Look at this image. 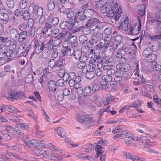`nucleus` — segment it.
Masks as SVG:
<instances>
[{
	"label": "nucleus",
	"instance_id": "nucleus-40",
	"mask_svg": "<svg viewBox=\"0 0 161 161\" xmlns=\"http://www.w3.org/2000/svg\"><path fill=\"white\" fill-rule=\"evenodd\" d=\"M103 62H101L99 64H98L97 62H96L94 64H92V65H88L87 67L90 68V67H92L93 70L95 71L96 69H97L98 68L100 67H102L103 65L102 63Z\"/></svg>",
	"mask_w": 161,
	"mask_h": 161
},
{
	"label": "nucleus",
	"instance_id": "nucleus-56",
	"mask_svg": "<svg viewBox=\"0 0 161 161\" xmlns=\"http://www.w3.org/2000/svg\"><path fill=\"white\" fill-rule=\"evenodd\" d=\"M8 111L14 114H17L19 112L18 109L11 106H9Z\"/></svg>",
	"mask_w": 161,
	"mask_h": 161
},
{
	"label": "nucleus",
	"instance_id": "nucleus-10",
	"mask_svg": "<svg viewBox=\"0 0 161 161\" xmlns=\"http://www.w3.org/2000/svg\"><path fill=\"white\" fill-rule=\"evenodd\" d=\"M117 4V7L116 8V9L114 10V14H115L116 13V12H118V9L119 7H118V4L117 3H115L114 4H112L111 6L109 5V6H108L107 7H103L102 9H100V11L103 14H105L107 13V16L112 17L114 18V16H109L108 15V14L109 13V12L113 8V6H114L115 4Z\"/></svg>",
	"mask_w": 161,
	"mask_h": 161
},
{
	"label": "nucleus",
	"instance_id": "nucleus-15",
	"mask_svg": "<svg viewBox=\"0 0 161 161\" xmlns=\"http://www.w3.org/2000/svg\"><path fill=\"white\" fill-rule=\"evenodd\" d=\"M129 136H128L125 140V143L127 146L135 145V141L134 137L130 133Z\"/></svg>",
	"mask_w": 161,
	"mask_h": 161
},
{
	"label": "nucleus",
	"instance_id": "nucleus-27",
	"mask_svg": "<svg viewBox=\"0 0 161 161\" xmlns=\"http://www.w3.org/2000/svg\"><path fill=\"white\" fill-rule=\"evenodd\" d=\"M69 41L73 46H75L77 45V37L76 36L70 32L69 33Z\"/></svg>",
	"mask_w": 161,
	"mask_h": 161
},
{
	"label": "nucleus",
	"instance_id": "nucleus-55",
	"mask_svg": "<svg viewBox=\"0 0 161 161\" xmlns=\"http://www.w3.org/2000/svg\"><path fill=\"white\" fill-rule=\"evenodd\" d=\"M22 120L21 119V122L19 121V122L18 124V127L20 129L22 130H25L27 129L29 127L28 125L26 123H20L21 122Z\"/></svg>",
	"mask_w": 161,
	"mask_h": 161
},
{
	"label": "nucleus",
	"instance_id": "nucleus-42",
	"mask_svg": "<svg viewBox=\"0 0 161 161\" xmlns=\"http://www.w3.org/2000/svg\"><path fill=\"white\" fill-rule=\"evenodd\" d=\"M153 49V48H152L150 47L146 48L143 52V55L146 58L148 56L150 55V54H151V53H152V50Z\"/></svg>",
	"mask_w": 161,
	"mask_h": 161
},
{
	"label": "nucleus",
	"instance_id": "nucleus-52",
	"mask_svg": "<svg viewBox=\"0 0 161 161\" xmlns=\"http://www.w3.org/2000/svg\"><path fill=\"white\" fill-rule=\"evenodd\" d=\"M63 65V60L61 58H59L58 59L55 61V66L61 67H62Z\"/></svg>",
	"mask_w": 161,
	"mask_h": 161
},
{
	"label": "nucleus",
	"instance_id": "nucleus-22",
	"mask_svg": "<svg viewBox=\"0 0 161 161\" xmlns=\"http://www.w3.org/2000/svg\"><path fill=\"white\" fill-rule=\"evenodd\" d=\"M123 37L121 36V39L120 40L116 41L115 42V46L114 47H112V51L113 52H114L116 49H122L121 48L123 47L124 45L121 42L122 40Z\"/></svg>",
	"mask_w": 161,
	"mask_h": 161
},
{
	"label": "nucleus",
	"instance_id": "nucleus-49",
	"mask_svg": "<svg viewBox=\"0 0 161 161\" xmlns=\"http://www.w3.org/2000/svg\"><path fill=\"white\" fill-rule=\"evenodd\" d=\"M34 80L33 75L32 74H28L26 77L25 81L28 83L32 82Z\"/></svg>",
	"mask_w": 161,
	"mask_h": 161
},
{
	"label": "nucleus",
	"instance_id": "nucleus-19",
	"mask_svg": "<svg viewBox=\"0 0 161 161\" xmlns=\"http://www.w3.org/2000/svg\"><path fill=\"white\" fill-rule=\"evenodd\" d=\"M136 139L139 142H145V145L148 147L151 146L152 143L149 142V140L145 136H143L141 137H137Z\"/></svg>",
	"mask_w": 161,
	"mask_h": 161
},
{
	"label": "nucleus",
	"instance_id": "nucleus-57",
	"mask_svg": "<svg viewBox=\"0 0 161 161\" xmlns=\"http://www.w3.org/2000/svg\"><path fill=\"white\" fill-rule=\"evenodd\" d=\"M31 45L29 44L28 46L26 47L25 44L24 45H21L19 47V50H22V49L25 50L26 52H28L30 48H31Z\"/></svg>",
	"mask_w": 161,
	"mask_h": 161
},
{
	"label": "nucleus",
	"instance_id": "nucleus-46",
	"mask_svg": "<svg viewBox=\"0 0 161 161\" xmlns=\"http://www.w3.org/2000/svg\"><path fill=\"white\" fill-rule=\"evenodd\" d=\"M55 4L53 0H49L47 3V8L49 10H53L54 8Z\"/></svg>",
	"mask_w": 161,
	"mask_h": 161
},
{
	"label": "nucleus",
	"instance_id": "nucleus-25",
	"mask_svg": "<svg viewBox=\"0 0 161 161\" xmlns=\"http://www.w3.org/2000/svg\"><path fill=\"white\" fill-rule=\"evenodd\" d=\"M79 17V20L80 21V25H83L84 24V21L86 20L87 17L83 12V10H81L78 12V15Z\"/></svg>",
	"mask_w": 161,
	"mask_h": 161
},
{
	"label": "nucleus",
	"instance_id": "nucleus-45",
	"mask_svg": "<svg viewBox=\"0 0 161 161\" xmlns=\"http://www.w3.org/2000/svg\"><path fill=\"white\" fill-rule=\"evenodd\" d=\"M73 56L76 59H79L81 56H82V52L79 50H77L74 51L73 53Z\"/></svg>",
	"mask_w": 161,
	"mask_h": 161
},
{
	"label": "nucleus",
	"instance_id": "nucleus-17",
	"mask_svg": "<svg viewBox=\"0 0 161 161\" xmlns=\"http://www.w3.org/2000/svg\"><path fill=\"white\" fill-rule=\"evenodd\" d=\"M52 25L47 22L45 23L44 27L42 29V32L43 34L47 35L48 36L51 35Z\"/></svg>",
	"mask_w": 161,
	"mask_h": 161
},
{
	"label": "nucleus",
	"instance_id": "nucleus-4",
	"mask_svg": "<svg viewBox=\"0 0 161 161\" xmlns=\"http://www.w3.org/2000/svg\"><path fill=\"white\" fill-rule=\"evenodd\" d=\"M29 11L38 16L42 15L43 9L42 7H39L38 5L31 4L29 8Z\"/></svg>",
	"mask_w": 161,
	"mask_h": 161
},
{
	"label": "nucleus",
	"instance_id": "nucleus-50",
	"mask_svg": "<svg viewBox=\"0 0 161 161\" xmlns=\"http://www.w3.org/2000/svg\"><path fill=\"white\" fill-rule=\"evenodd\" d=\"M91 91V88L90 86L86 87L83 90V95L85 97H87L90 94Z\"/></svg>",
	"mask_w": 161,
	"mask_h": 161
},
{
	"label": "nucleus",
	"instance_id": "nucleus-3",
	"mask_svg": "<svg viewBox=\"0 0 161 161\" xmlns=\"http://www.w3.org/2000/svg\"><path fill=\"white\" fill-rule=\"evenodd\" d=\"M27 136H25L23 141L26 146L29 147H36L41 146L42 143L41 141L37 140L32 139L28 140H27Z\"/></svg>",
	"mask_w": 161,
	"mask_h": 161
},
{
	"label": "nucleus",
	"instance_id": "nucleus-11",
	"mask_svg": "<svg viewBox=\"0 0 161 161\" xmlns=\"http://www.w3.org/2000/svg\"><path fill=\"white\" fill-rule=\"evenodd\" d=\"M123 155L126 158L131 160L133 161H143L144 160L143 158H141L129 152H124L123 153Z\"/></svg>",
	"mask_w": 161,
	"mask_h": 161
},
{
	"label": "nucleus",
	"instance_id": "nucleus-54",
	"mask_svg": "<svg viewBox=\"0 0 161 161\" xmlns=\"http://www.w3.org/2000/svg\"><path fill=\"white\" fill-rule=\"evenodd\" d=\"M9 132L11 134L16 137L20 133L19 130L15 129L13 127V129H11L9 130Z\"/></svg>",
	"mask_w": 161,
	"mask_h": 161
},
{
	"label": "nucleus",
	"instance_id": "nucleus-34",
	"mask_svg": "<svg viewBox=\"0 0 161 161\" xmlns=\"http://www.w3.org/2000/svg\"><path fill=\"white\" fill-rule=\"evenodd\" d=\"M103 148V147L100 145L97 144L96 145L95 147V150L97 152L96 153L97 155L96 156V158L98 157L99 155L101 156L102 155V150Z\"/></svg>",
	"mask_w": 161,
	"mask_h": 161
},
{
	"label": "nucleus",
	"instance_id": "nucleus-51",
	"mask_svg": "<svg viewBox=\"0 0 161 161\" xmlns=\"http://www.w3.org/2000/svg\"><path fill=\"white\" fill-rule=\"evenodd\" d=\"M108 38V37L107 36L106 39L105 37L104 39L102 38L100 40V44L101 47H105L106 48V46H105L106 43H107V41H108L107 39Z\"/></svg>",
	"mask_w": 161,
	"mask_h": 161
},
{
	"label": "nucleus",
	"instance_id": "nucleus-8",
	"mask_svg": "<svg viewBox=\"0 0 161 161\" xmlns=\"http://www.w3.org/2000/svg\"><path fill=\"white\" fill-rule=\"evenodd\" d=\"M121 39V36L120 35H117L116 36H114L111 38L110 40L108 39L107 43L105 45L106 48H109V49H112L113 47L115 45V42L116 41L120 40Z\"/></svg>",
	"mask_w": 161,
	"mask_h": 161
},
{
	"label": "nucleus",
	"instance_id": "nucleus-60",
	"mask_svg": "<svg viewBox=\"0 0 161 161\" xmlns=\"http://www.w3.org/2000/svg\"><path fill=\"white\" fill-rule=\"evenodd\" d=\"M87 40V37L85 35H81L79 37V41L82 44L86 42Z\"/></svg>",
	"mask_w": 161,
	"mask_h": 161
},
{
	"label": "nucleus",
	"instance_id": "nucleus-20",
	"mask_svg": "<svg viewBox=\"0 0 161 161\" xmlns=\"http://www.w3.org/2000/svg\"><path fill=\"white\" fill-rule=\"evenodd\" d=\"M54 130L59 136L62 138H65L67 137V134L63 128L58 127L55 128Z\"/></svg>",
	"mask_w": 161,
	"mask_h": 161
},
{
	"label": "nucleus",
	"instance_id": "nucleus-7",
	"mask_svg": "<svg viewBox=\"0 0 161 161\" xmlns=\"http://www.w3.org/2000/svg\"><path fill=\"white\" fill-rule=\"evenodd\" d=\"M45 44H44L43 42H42L40 44L39 41L37 40H35L34 41V48L35 50L32 53L31 55L33 54H39L44 49V47Z\"/></svg>",
	"mask_w": 161,
	"mask_h": 161
},
{
	"label": "nucleus",
	"instance_id": "nucleus-23",
	"mask_svg": "<svg viewBox=\"0 0 161 161\" xmlns=\"http://www.w3.org/2000/svg\"><path fill=\"white\" fill-rule=\"evenodd\" d=\"M100 23V21L96 18H91L89 19L85 26L87 27H90L92 25L94 26Z\"/></svg>",
	"mask_w": 161,
	"mask_h": 161
},
{
	"label": "nucleus",
	"instance_id": "nucleus-43",
	"mask_svg": "<svg viewBox=\"0 0 161 161\" xmlns=\"http://www.w3.org/2000/svg\"><path fill=\"white\" fill-rule=\"evenodd\" d=\"M83 12L85 13L87 18L92 17L94 14L93 10L91 9H87L84 10Z\"/></svg>",
	"mask_w": 161,
	"mask_h": 161
},
{
	"label": "nucleus",
	"instance_id": "nucleus-26",
	"mask_svg": "<svg viewBox=\"0 0 161 161\" xmlns=\"http://www.w3.org/2000/svg\"><path fill=\"white\" fill-rule=\"evenodd\" d=\"M146 7V5L145 4L138 5L137 13L141 16H143L145 15Z\"/></svg>",
	"mask_w": 161,
	"mask_h": 161
},
{
	"label": "nucleus",
	"instance_id": "nucleus-9",
	"mask_svg": "<svg viewBox=\"0 0 161 161\" xmlns=\"http://www.w3.org/2000/svg\"><path fill=\"white\" fill-rule=\"evenodd\" d=\"M103 34L101 33H96V32H93L89 46L90 47H92V45L94 43H96L99 40L103 38Z\"/></svg>",
	"mask_w": 161,
	"mask_h": 161
},
{
	"label": "nucleus",
	"instance_id": "nucleus-21",
	"mask_svg": "<svg viewBox=\"0 0 161 161\" xmlns=\"http://www.w3.org/2000/svg\"><path fill=\"white\" fill-rule=\"evenodd\" d=\"M31 31L29 30V31H23L18 33L19 36L18 40L19 42H22L24 41L26 38L28 33H31Z\"/></svg>",
	"mask_w": 161,
	"mask_h": 161
},
{
	"label": "nucleus",
	"instance_id": "nucleus-31",
	"mask_svg": "<svg viewBox=\"0 0 161 161\" xmlns=\"http://www.w3.org/2000/svg\"><path fill=\"white\" fill-rule=\"evenodd\" d=\"M69 33V31H65L59 33L57 36L54 37V38L60 39L62 41V39L65 37Z\"/></svg>",
	"mask_w": 161,
	"mask_h": 161
},
{
	"label": "nucleus",
	"instance_id": "nucleus-30",
	"mask_svg": "<svg viewBox=\"0 0 161 161\" xmlns=\"http://www.w3.org/2000/svg\"><path fill=\"white\" fill-rule=\"evenodd\" d=\"M98 24L94 29H92L93 32H96V33H99V32L103 30L104 28L103 24L100 22V23Z\"/></svg>",
	"mask_w": 161,
	"mask_h": 161
},
{
	"label": "nucleus",
	"instance_id": "nucleus-29",
	"mask_svg": "<svg viewBox=\"0 0 161 161\" xmlns=\"http://www.w3.org/2000/svg\"><path fill=\"white\" fill-rule=\"evenodd\" d=\"M63 13L66 15L67 17L70 19L71 21H73V17L74 13L71 10L67 9L64 11Z\"/></svg>",
	"mask_w": 161,
	"mask_h": 161
},
{
	"label": "nucleus",
	"instance_id": "nucleus-33",
	"mask_svg": "<svg viewBox=\"0 0 161 161\" xmlns=\"http://www.w3.org/2000/svg\"><path fill=\"white\" fill-rule=\"evenodd\" d=\"M8 131H8V130H5L1 131V132L3 134V136L4 139L8 140H12L13 138L9 134Z\"/></svg>",
	"mask_w": 161,
	"mask_h": 161
},
{
	"label": "nucleus",
	"instance_id": "nucleus-32",
	"mask_svg": "<svg viewBox=\"0 0 161 161\" xmlns=\"http://www.w3.org/2000/svg\"><path fill=\"white\" fill-rule=\"evenodd\" d=\"M7 116L9 119H10L13 122H15L17 123H18L19 121L21 122V119L17 118H20L21 117V116L20 115L14 117L13 115L8 114H7Z\"/></svg>",
	"mask_w": 161,
	"mask_h": 161
},
{
	"label": "nucleus",
	"instance_id": "nucleus-59",
	"mask_svg": "<svg viewBox=\"0 0 161 161\" xmlns=\"http://www.w3.org/2000/svg\"><path fill=\"white\" fill-rule=\"evenodd\" d=\"M145 88L147 91L149 92H154V87L152 85L147 84L146 85Z\"/></svg>",
	"mask_w": 161,
	"mask_h": 161
},
{
	"label": "nucleus",
	"instance_id": "nucleus-38",
	"mask_svg": "<svg viewBox=\"0 0 161 161\" xmlns=\"http://www.w3.org/2000/svg\"><path fill=\"white\" fill-rule=\"evenodd\" d=\"M9 18V16L7 13H0V19L2 21H3L5 23H7L8 22Z\"/></svg>",
	"mask_w": 161,
	"mask_h": 161
},
{
	"label": "nucleus",
	"instance_id": "nucleus-13",
	"mask_svg": "<svg viewBox=\"0 0 161 161\" xmlns=\"http://www.w3.org/2000/svg\"><path fill=\"white\" fill-rule=\"evenodd\" d=\"M5 50H6L4 53V59L5 60L6 62H8L12 60L14 56V54L13 53L12 51L10 50H8L5 47Z\"/></svg>",
	"mask_w": 161,
	"mask_h": 161
},
{
	"label": "nucleus",
	"instance_id": "nucleus-18",
	"mask_svg": "<svg viewBox=\"0 0 161 161\" xmlns=\"http://www.w3.org/2000/svg\"><path fill=\"white\" fill-rule=\"evenodd\" d=\"M18 35V31L15 28H12L9 30V37L11 39L13 40L17 39Z\"/></svg>",
	"mask_w": 161,
	"mask_h": 161
},
{
	"label": "nucleus",
	"instance_id": "nucleus-62",
	"mask_svg": "<svg viewBox=\"0 0 161 161\" xmlns=\"http://www.w3.org/2000/svg\"><path fill=\"white\" fill-rule=\"evenodd\" d=\"M18 28L21 31H29L28 30H27V25L24 24H20Z\"/></svg>",
	"mask_w": 161,
	"mask_h": 161
},
{
	"label": "nucleus",
	"instance_id": "nucleus-63",
	"mask_svg": "<svg viewBox=\"0 0 161 161\" xmlns=\"http://www.w3.org/2000/svg\"><path fill=\"white\" fill-rule=\"evenodd\" d=\"M5 48V46H2L0 48V59H4V53L6 51Z\"/></svg>",
	"mask_w": 161,
	"mask_h": 161
},
{
	"label": "nucleus",
	"instance_id": "nucleus-16",
	"mask_svg": "<svg viewBox=\"0 0 161 161\" xmlns=\"http://www.w3.org/2000/svg\"><path fill=\"white\" fill-rule=\"evenodd\" d=\"M74 51L75 49L73 47L70 48L68 46H65L64 47L62 52L64 55L71 56L73 55Z\"/></svg>",
	"mask_w": 161,
	"mask_h": 161
},
{
	"label": "nucleus",
	"instance_id": "nucleus-39",
	"mask_svg": "<svg viewBox=\"0 0 161 161\" xmlns=\"http://www.w3.org/2000/svg\"><path fill=\"white\" fill-rule=\"evenodd\" d=\"M110 70H108L107 72V75H104L102 77V79L107 82H109L112 79V77L111 75L108 74L110 73Z\"/></svg>",
	"mask_w": 161,
	"mask_h": 161
},
{
	"label": "nucleus",
	"instance_id": "nucleus-44",
	"mask_svg": "<svg viewBox=\"0 0 161 161\" xmlns=\"http://www.w3.org/2000/svg\"><path fill=\"white\" fill-rule=\"evenodd\" d=\"M53 153L49 150L44 151L42 157L44 158H50L51 159Z\"/></svg>",
	"mask_w": 161,
	"mask_h": 161
},
{
	"label": "nucleus",
	"instance_id": "nucleus-64",
	"mask_svg": "<svg viewBox=\"0 0 161 161\" xmlns=\"http://www.w3.org/2000/svg\"><path fill=\"white\" fill-rule=\"evenodd\" d=\"M104 33L107 36H108L109 37H111V34L112 33V30H111V28L110 27H108L106 28L104 30Z\"/></svg>",
	"mask_w": 161,
	"mask_h": 161
},
{
	"label": "nucleus",
	"instance_id": "nucleus-47",
	"mask_svg": "<svg viewBox=\"0 0 161 161\" xmlns=\"http://www.w3.org/2000/svg\"><path fill=\"white\" fill-rule=\"evenodd\" d=\"M83 71H84V72H85L84 70H83ZM86 72L85 73L86 74V77L88 79H91L94 77V72L92 71L89 72L88 70H86Z\"/></svg>",
	"mask_w": 161,
	"mask_h": 161
},
{
	"label": "nucleus",
	"instance_id": "nucleus-36",
	"mask_svg": "<svg viewBox=\"0 0 161 161\" xmlns=\"http://www.w3.org/2000/svg\"><path fill=\"white\" fill-rule=\"evenodd\" d=\"M124 51L125 55H132L135 53V50L134 47H130L128 48L123 49Z\"/></svg>",
	"mask_w": 161,
	"mask_h": 161
},
{
	"label": "nucleus",
	"instance_id": "nucleus-48",
	"mask_svg": "<svg viewBox=\"0 0 161 161\" xmlns=\"http://www.w3.org/2000/svg\"><path fill=\"white\" fill-rule=\"evenodd\" d=\"M77 67L80 69H86L87 67V66L86 65V63L84 61H80L77 64Z\"/></svg>",
	"mask_w": 161,
	"mask_h": 161
},
{
	"label": "nucleus",
	"instance_id": "nucleus-58",
	"mask_svg": "<svg viewBox=\"0 0 161 161\" xmlns=\"http://www.w3.org/2000/svg\"><path fill=\"white\" fill-rule=\"evenodd\" d=\"M96 59H97L98 61V62H102L103 60L101 58H100L98 56L96 55L95 58V59H91V60L89 61L90 64L92 65V64H94L96 63Z\"/></svg>",
	"mask_w": 161,
	"mask_h": 161
},
{
	"label": "nucleus",
	"instance_id": "nucleus-5",
	"mask_svg": "<svg viewBox=\"0 0 161 161\" xmlns=\"http://www.w3.org/2000/svg\"><path fill=\"white\" fill-rule=\"evenodd\" d=\"M150 23L152 26H153V30L156 33L161 32V21L160 20L154 19L150 20Z\"/></svg>",
	"mask_w": 161,
	"mask_h": 161
},
{
	"label": "nucleus",
	"instance_id": "nucleus-53",
	"mask_svg": "<svg viewBox=\"0 0 161 161\" xmlns=\"http://www.w3.org/2000/svg\"><path fill=\"white\" fill-rule=\"evenodd\" d=\"M153 100L154 102L156 103L159 107H161V99L158 97L156 95L154 96Z\"/></svg>",
	"mask_w": 161,
	"mask_h": 161
},
{
	"label": "nucleus",
	"instance_id": "nucleus-28",
	"mask_svg": "<svg viewBox=\"0 0 161 161\" xmlns=\"http://www.w3.org/2000/svg\"><path fill=\"white\" fill-rule=\"evenodd\" d=\"M125 55L124 51L123 49H120L115 54L116 57L119 58L122 62L125 61V57H124Z\"/></svg>",
	"mask_w": 161,
	"mask_h": 161
},
{
	"label": "nucleus",
	"instance_id": "nucleus-2",
	"mask_svg": "<svg viewBox=\"0 0 161 161\" xmlns=\"http://www.w3.org/2000/svg\"><path fill=\"white\" fill-rule=\"evenodd\" d=\"M138 22L136 23L135 25L130 26L129 25V31L128 35H137L139 32L141 26V20L138 18Z\"/></svg>",
	"mask_w": 161,
	"mask_h": 161
},
{
	"label": "nucleus",
	"instance_id": "nucleus-35",
	"mask_svg": "<svg viewBox=\"0 0 161 161\" xmlns=\"http://www.w3.org/2000/svg\"><path fill=\"white\" fill-rule=\"evenodd\" d=\"M48 87L49 90L52 91H55L57 87L56 84L53 80H50L48 83Z\"/></svg>",
	"mask_w": 161,
	"mask_h": 161
},
{
	"label": "nucleus",
	"instance_id": "nucleus-14",
	"mask_svg": "<svg viewBox=\"0 0 161 161\" xmlns=\"http://www.w3.org/2000/svg\"><path fill=\"white\" fill-rule=\"evenodd\" d=\"M130 133L129 132L125 130H121L119 133L116 134L115 136L113 137V138L115 139V138L118 137L120 139H124L127 137L128 136H129V134Z\"/></svg>",
	"mask_w": 161,
	"mask_h": 161
},
{
	"label": "nucleus",
	"instance_id": "nucleus-24",
	"mask_svg": "<svg viewBox=\"0 0 161 161\" xmlns=\"http://www.w3.org/2000/svg\"><path fill=\"white\" fill-rule=\"evenodd\" d=\"M17 92L14 91L10 90L8 92V95L7 98L11 101H14L18 98Z\"/></svg>",
	"mask_w": 161,
	"mask_h": 161
},
{
	"label": "nucleus",
	"instance_id": "nucleus-41",
	"mask_svg": "<svg viewBox=\"0 0 161 161\" xmlns=\"http://www.w3.org/2000/svg\"><path fill=\"white\" fill-rule=\"evenodd\" d=\"M51 160L54 161H63V158L57 153H53Z\"/></svg>",
	"mask_w": 161,
	"mask_h": 161
},
{
	"label": "nucleus",
	"instance_id": "nucleus-12",
	"mask_svg": "<svg viewBox=\"0 0 161 161\" xmlns=\"http://www.w3.org/2000/svg\"><path fill=\"white\" fill-rule=\"evenodd\" d=\"M74 24L73 21L67 22L66 21H62L60 24V28L62 29H68L69 30H72L74 27Z\"/></svg>",
	"mask_w": 161,
	"mask_h": 161
},
{
	"label": "nucleus",
	"instance_id": "nucleus-61",
	"mask_svg": "<svg viewBox=\"0 0 161 161\" xmlns=\"http://www.w3.org/2000/svg\"><path fill=\"white\" fill-rule=\"evenodd\" d=\"M61 40H60V39L55 38L54 40L53 44L50 45V47H52V49H53V46L54 47L58 46L61 43Z\"/></svg>",
	"mask_w": 161,
	"mask_h": 161
},
{
	"label": "nucleus",
	"instance_id": "nucleus-37",
	"mask_svg": "<svg viewBox=\"0 0 161 161\" xmlns=\"http://www.w3.org/2000/svg\"><path fill=\"white\" fill-rule=\"evenodd\" d=\"M157 58V55L154 53H151L146 58L147 62H154Z\"/></svg>",
	"mask_w": 161,
	"mask_h": 161
},
{
	"label": "nucleus",
	"instance_id": "nucleus-6",
	"mask_svg": "<svg viewBox=\"0 0 161 161\" xmlns=\"http://www.w3.org/2000/svg\"><path fill=\"white\" fill-rule=\"evenodd\" d=\"M77 120L80 123L89 125V126L92 125L93 121H92V118L90 115L78 116L77 118Z\"/></svg>",
	"mask_w": 161,
	"mask_h": 161
},
{
	"label": "nucleus",
	"instance_id": "nucleus-1",
	"mask_svg": "<svg viewBox=\"0 0 161 161\" xmlns=\"http://www.w3.org/2000/svg\"><path fill=\"white\" fill-rule=\"evenodd\" d=\"M117 7V4L114 5L112 8L113 9L109 12L108 15L114 16L115 23L117 21L120 20L121 25L119 26V29L121 30L124 33L128 34L129 29L128 18L126 16H124L123 13L120 7H119L118 11L116 12L115 14L114 12L116 9Z\"/></svg>",
	"mask_w": 161,
	"mask_h": 161
}]
</instances>
